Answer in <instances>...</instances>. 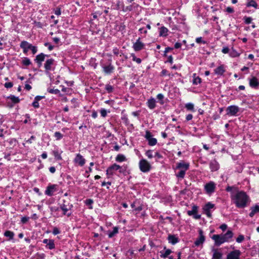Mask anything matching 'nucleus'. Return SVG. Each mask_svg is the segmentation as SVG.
Wrapping results in <instances>:
<instances>
[{
    "label": "nucleus",
    "instance_id": "nucleus-18",
    "mask_svg": "<svg viewBox=\"0 0 259 259\" xmlns=\"http://www.w3.org/2000/svg\"><path fill=\"white\" fill-rule=\"evenodd\" d=\"M249 86L253 89H257L259 87V80L255 76L248 78Z\"/></svg>",
    "mask_w": 259,
    "mask_h": 259
},
{
    "label": "nucleus",
    "instance_id": "nucleus-9",
    "mask_svg": "<svg viewBox=\"0 0 259 259\" xmlns=\"http://www.w3.org/2000/svg\"><path fill=\"white\" fill-rule=\"evenodd\" d=\"M239 111V107L236 105H231L226 109L227 115L229 116H236Z\"/></svg>",
    "mask_w": 259,
    "mask_h": 259
},
{
    "label": "nucleus",
    "instance_id": "nucleus-50",
    "mask_svg": "<svg viewBox=\"0 0 259 259\" xmlns=\"http://www.w3.org/2000/svg\"><path fill=\"white\" fill-rule=\"evenodd\" d=\"M61 91L65 93L66 94L69 95L71 93L72 90L70 88L63 87Z\"/></svg>",
    "mask_w": 259,
    "mask_h": 259
},
{
    "label": "nucleus",
    "instance_id": "nucleus-22",
    "mask_svg": "<svg viewBox=\"0 0 259 259\" xmlns=\"http://www.w3.org/2000/svg\"><path fill=\"white\" fill-rule=\"evenodd\" d=\"M209 167L211 171H215L219 169L220 165L215 160H212L209 163Z\"/></svg>",
    "mask_w": 259,
    "mask_h": 259
},
{
    "label": "nucleus",
    "instance_id": "nucleus-26",
    "mask_svg": "<svg viewBox=\"0 0 259 259\" xmlns=\"http://www.w3.org/2000/svg\"><path fill=\"white\" fill-rule=\"evenodd\" d=\"M168 29L164 27V26H161L159 28V35L160 36L162 37H166L168 35Z\"/></svg>",
    "mask_w": 259,
    "mask_h": 259
},
{
    "label": "nucleus",
    "instance_id": "nucleus-47",
    "mask_svg": "<svg viewBox=\"0 0 259 259\" xmlns=\"http://www.w3.org/2000/svg\"><path fill=\"white\" fill-rule=\"evenodd\" d=\"M54 137L56 138V140H60L63 138V136L60 132H56L54 133Z\"/></svg>",
    "mask_w": 259,
    "mask_h": 259
},
{
    "label": "nucleus",
    "instance_id": "nucleus-52",
    "mask_svg": "<svg viewBox=\"0 0 259 259\" xmlns=\"http://www.w3.org/2000/svg\"><path fill=\"white\" fill-rule=\"evenodd\" d=\"M145 154L149 159H151L153 157H154V155L153 154V151L151 150H149L147 151Z\"/></svg>",
    "mask_w": 259,
    "mask_h": 259
},
{
    "label": "nucleus",
    "instance_id": "nucleus-32",
    "mask_svg": "<svg viewBox=\"0 0 259 259\" xmlns=\"http://www.w3.org/2000/svg\"><path fill=\"white\" fill-rule=\"evenodd\" d=\"M53 155L54 156L55 158L57 160H61L62 157L61 156V154L62 153V151H59L58 149L55 150L53 151L52 152Z\"/></svg>",
    "mask_w": 259,
    "mask_h": 259
},
{
    "label": "nucleus",
    "instance_id": "nucleus-15",
    "mask_svg": "<svg viewBox=\"0 0 259 259\" xmlns=\"http://www.w3.org/2000/svg\"><path fill=\"white\" fill-rule=\"evenodd\" d=\"M31 47L32 45L25 40L22 41L20 45V47L23 50V53L26 55L28 51L30 50Z\"/></svg>",
    "mask_w": 259,
    "mask_h": 259
},
{
    "label": "nucleus",
    "instance_id": "nucleus-2",
    "mask_svg": "<svg viewBox=\"0 0 259 259\" xmlns=\"http://www.w3.org/2000/svg\"><path fill=\"white\" fill-rule=\"evenodd\" d=\"M72 207V204L69 203L65 204L64 202L61 204L59 207L52 208V210L53 211H58L59 209H61L62 211L63 215H67L68 217H69L72 214V212L70 211Z\"/></svg>",
    "mask_w": 259,
    "mask_h": 259
},
{
    "label": "nucleus",
    "instance_id": "nucleus-11",
    "mask_svg": "<svg viewBox=\"0 0 259 259\" xmlns=\"http://www.w3.org/2000/svg\"><path fill=\"white\" fill-rule=\"evenodd\" d=\"M214 207V204L210 202H207L203 207L204 213L206 215L208 218L211 217V209Z\"/></svg>",
    "mask_w": 259,
    "mask_h": 259
},
{
    "label": "nucleus",
    "instance_id": "nucleus-17",
    "mask_svg": "<svg viewBox=\"0 0 259 259\" xmlns=\"http://www.w3.org/2000/svg\"><path fill=\"white\" fill-rule=\"evenodd\" d=\"M145 44L140 40V38H139L134 43L133 48L136 52H138L144 49Z\"/></svg>",
    "mask_w": 259,
    "mask_h": 259
},
{
    "label": "nucleus",
    "instance_id": "nucleus-46",
    "mask_svg": "<svg viewBox=\"0 0 259 259\" xmlns=\"http://www.w3.org/2000/svg\"><path fill=\"white\" fill-rule=\"evenodd\" d=\"M48 92L50 93L54 94H58L59 96H62V94H60V91L58 89H49Z\"/></svg>",
    "mask_w": 259,
    "mask_h": 259
},
{
    "label": "nucleus",
    "instance_id": "nucleus-7",
    "mask_svg": "<svg viewBox=\"0 0 259 259\" xmlns=\"http://www.w3.org/2000/svg\"><path fill=\"white\" fill-rule=\"evenodd\" d=\"M111 62L112 60H109V63L107 65L103 64L102 62H101V66L103 68V72L106 74H110L112 73L114 70L115 68L114 66L112 64Z\"/></svg>",
    "mask_w": 259,
    "mask_h": 259
},
{
    "label": "nucleus",
    "instance_id": "nucleus-45",
    "mask_svg": "<svg viewBox=\"0 0 259 259\" xmlns=\"http://www.w3.org/2000/svg\"><path fill=\"white\" fill-rule=\"evenodd\" d=\"M113 89H114V88H113V86L109 84H107L105 85V90L107 91V92L108 93H112L113 91Z\"/></svg>",
    "mask_w": 259,
    "mask_h": 259
},
{
    "label": "nucleus",
    "instance_id": "nucleus-41",
    "mask_svg": "<svg viewBox=\"0 0 259 259\" xmlns=\"http://www.w3.org/2000/svg\"><path fill=\"white\" fill-rule=\"evenodd\" d=\"M22 63L23 65L28 66L31 64V62L28 58L24 57L22 61Z\"/></svg>",
    "mask_w": 259,
    "mask_h": 259
},
{
    "label": "nucleus",
    "instance_id": "nucleus-48",
    "mask_svg": "<svg viewBox=\"0 0 259 259\" xmlns=\"http://www.w3.org/2000/svg\"><path fill=\"white\" fill-rule=\"evenodd\" d=\"M77 100H78L76 98H73L71 100V103L72 104L73 108H76L78 106V103Z\"/></svg>",
    "mask_w": 259,
    "mask_h": 259
},
{
    "label": "nucleus",
    "instance_id": "nucleus-54",
    "mask_svg": "<svg viewBox=\"0 0 259 259\" xmlns=\"http://www.w3.org/2000/svg\"><path fill=\"white\" fill-rule=\"evenodd\" d=\"M154 157L156 158V161H158L159 159H160L162 158V156L158 152H156L154 154Z\"/></svg>",
    "mask_w": 259,
    "mask_h": 259
},
{
    "label": "nucleus",
    "instance_id": "nucleus-38",
    "mask_svg": "<svg viewBox=\"0 0 259 259\" xmlns=\"http://www.w3.org/2000/svg\"><path fill=\"white\" fill-rule=\"evenodd\" d=\"M46 247L49 249H54L55 248L54 240L53 239H50V241H48V243L46 245Z\"/></svg>",
    "mask_w": 259,
    "mask_h": 259
},
{
    "label": "nucleus",
    "instance_id": "nucleus-6",
    "mask_svg": "<svg viewBox=\"0 0 259 259\" xmlns=\"http://www.w3.org/2000/svg\"><path fill=\"white\" fill-rule=\"evenodd\" d=\"M139 168L141 171L147 172L150 171L151 166L147 160L142 159L139 162Z\"/></svg>",
    "mask_w": 259,
    "mask_h": 259
},
{
    "label": "nucleus",
    "instance_id": "nucleus-31",
    "mask_svg": "<svg viewBox=\"0 0 259 259\" xmlns=\"http://www.w3.org/2000/svg\"><path fill=\"white\" fill-rule=\"evenodd\" d=\"M240 54L236 51L233 48H232L229 52V56L232 58L238 57L240 56Z\"/></svg>",
    "mask_w": 259,
    "mask_h": 259
},
{
    "label": "nucleus",
    "instance_id": "nucleus-37",
    "mask_svg": "<svg viewBox=\"0 0 259 259\" xmlns=\"http://www.w3.org/2000/svg\"><path fill=\"white\" fill-rule=\"evenodd\" d=\"M115 160L117 162H121L126 160V157L123 154H118Z\"/></svg>",
    "mask_w": 259,
    "mask_h": 259
},
{
    "label": "nucleus",
    "instance_id": "nucleus-43",
    "mask_svg": "<svg viewBox=\"0 0 259 259\" xmlns=\"http://www.w3.org/2000/svg\"><path fill=\"white\" fill-rule=\"evenodd\" d=\"M123 6H124V4H123V2L118 1L116 5L115 6V7L114 8V9L115 10H118L119 9L122 10Z\"/></svg>",
    "mask_w": 259,
    "mask_h": 259
},
{
    "label": "nucleus",
    "instance_id": "nucleus-64",
    "mask_svg": "<svg viewBox=\"0 0 259 259\" xmlns=\"http://www.w3.org/2000/svg\"><path fill=\"white\" fill-rule=\"evenodd\" d=\"M13 85V83L12 82H6L4 84V86L6 88L9 89L11 88Z\"/></svg>",
    "mask_w": 259,
    "mask_h": 259
},
{
    "label": "nucleus",
    "instance_id": "nucleus-29",
    "mask_svg": "<svg viewBox=\"0 0 259 259\" xmlns=\"http://www.w3.org/2000/svg\"><path fill=\"white\" fill-rule=\"evenodd\" d=\"M247 7H253L255 9H257L258 5L256 2L254 0H248L247 3L246 4Z\"/></svg>",
    "mask_w": 259,
    "mask_h": 259
},
{
    "label": "nucleus",
    "instance_id": "nucleus-10",
    "mask_svg": "<svg viewBox=\"0 0 259 259\" xmlns=\"http://www.w3.org/2000/svg\"><path fill=\"white\" fill-rule=\"evenodd\" d=\"M58 185L56 184H50L47 187L45 192L46 195L52 196L53 195L54 193L58 190Z\"/></svg>",
    "mask_w": 259,
    "mask_h": 259
},
{
    "label": "nucleus",
    "instance_id": "nucleus-39",
    "mask_svg": "<svg viewBox=\"0 0 259 259\" xmlns=\"http://www.w3.org/2000/svg\"><path fill=\"white\" fill-rule=\"evenodd\" d=\"M186 171H184V170H180L176 174V176L178 178V179H183L184 177H185V176L186 175Z\"/></svg>",
    "mask_w": 259,
    "mask_h": 259
},
{
    "label": "nucleus",
    "instance_id": "nucleus-25",
    "mask_svg": "<svg viewBox=\"0 0 259 259\" xmlns=\"http://www.w3.org/2000/svg\"><path fill=\"white\" fill-rule=\"evenodd\" d=\"M164 250L160 251V256L161 258H165L172 252V251L170 249H166V247H164Z\"/></svg>",
    "mask_w": 259,
    "mask_h": 259
},
{
    "label": "nucleus",
    "instance_id": "nucleus-34",
    "mask_svg": "<svg viewBox=\"0 0 259 259\" xmlns=\"http://www.w3.org/2000/svg\"><path fill=\"white\" fill-rule=\"evenodd\" d=\"M4 236L9 238V240H12L14 238L15 234L11 231H6L4 233Z\"/></svg>",
    "mask_w": 259,
    "mask_h": 259
},
{
    "label": "nucleus",
    "instance_id": "nucleus-51",
    "mask_svg": "<svg viewBox=\"0 0 259 259\" xmlns=\"http://www.w3.org/2000/svg\"><path fill=\"white\" fill-rule=\"evenodd\" d=\"M163 98H164V96L162 94H158L157 95V99L160 101V104L161 105H163L164 104V102L163 100Z\"/></svg>",
    "mask_w": 259,
    "mask_h": 259
},
{
    "label": "nucleus",
    "instance_id": "nucleus-16",
    "mask_svg": "<svg viewBox=\"0 0 259 259\" xmlns=\"http://www.w3.org/2000/svg\"><path fill=\"white\" fill-rule=\"evenodd\" d=\"M241 252L239 250H234L229 253L226 259H240Z\"/></svg>",
    "mask_w": 259,
    "mask_h": 259
},
{
    "label": "nucleus",
    "instance_id": "nucleus-28",
    "mask_svg": "<svg viewBox=\"0 0 259 259\" xmlns=\"http://www.w3.org/2000/svg\"><path fill=\"white\" fill-rule=\"evenodd\" d=\"M251 212L249 213V216L253 217L256 213L259 212V206L255 205L250 208Z\"/></svg>",
    "mask_w": 259,
    "mask_h": 259
},
{
    "label": "nucleus",
    "instance_id": "nucleus-62",
    "mask_svg": "<svg viewBox=\"0 0 259 259\" xmlns=\"http://www.w3.org/2000/svg\"><path fill=\"white\" fill-rule=\"evenodd\" d=\"M230 51V50L228 47H224L223 48L222 50V52L224 54H229V52Z\"/></svg>",
    "mask_w": 259,
    "mask_h": 259
},
{
    "label": "nucleus",
    "instance_id": "nucleus-55",
    "mask_svg": "<svg viewBox=\"0 0 259 259\" xmlns=\"http://www.w3.org/2000/svg\"><path fill=\"white\" fill-rule=\"evenodd\" d=\"M132 10H133V6L132 5H130V6H127L125 7L124 6H123L122 11L124 12H126L127 11H131Z\"/></svg>",
    "mask_w": 259,
    "mask_h": 259
},
{
    "label": "nucleus",
    "instance_id": "nucleus-20",
    "mask_svg": "<svg viewBox=\"0 0 259 259\" xmlns=\"http://www.w3.org/2000/svg\"><path fill=\"white\" fill-rule=\"evenodd\" d=\"M46 56H47L44 53H40L36 56L34 61L38 64L39 67L41 65L42 62L45 60Z\"/></svg>",
    "mask_w": 259,
    "mask_h": 259
},
{
    "label": "nucleus",
    "instance_id": "nucleus-24",
    "mask_svg": "<svg viewBox=\"0 0 259 259\" xmlns=\"http://www.w3.org/2000/svg\"><path fill=\"white\" fill-rule=\"evenodd\" d=\"M147 105L150 109H154L156 105L155 99L152 97L148 99L147 102Z\"/></svg>",
    "mask_w": 259,
    "mask_h": 259
},
{
    "label": "nucleus",
    "instance_id": "nucleus-4",
    "mask_svg": "<svg viewBox=\"0 0 259 259\" xmlns=\"http://www.w3.org/2000/svg\"><path fill=\"white\" fill-rule=\"evenodd\" d=\"M56 63L54 59L52 58L47 59L44 64L46 74L51 76V71H54Z\"/></svg>",
    "mask_w": 259,
    "mask_h": 259
},
{
    "label": "nucleus",
    "instance_id": "nucleus-27",
    "mask_svg": "<svg viewBox=\"0 0 259 259\" xmlns=\"http://www.w3.org/2000/svg\"><path fill=\"white\" fill-rule=\"evenodd\" d=\"M44 96H37L34 98V100L32 102V106L35 108H38L39 107V101L44 98Z\"/></svg>",
    "mask_w": 259,
    "mask_h": 259
},
{
    "label": "nucleus",
    "instance_id": "nucleus-53",
    "mask_svg": "<svg viewBox=\"0 0 259 259\" xmlns=\"http://www.w3.org/2000/svg\"><path fill=\"white\" fill-rule=\"evenodd\" d=\"M243 20L245 24H249L251 23L252 19L250 17L245 16L243 17Z\"/></svg>",
    "mask_w": 259,
    "mask_h": 259
},
{
    "label": "nucleus",
    "instance_id": "nucleus-61",
    "mask_svg": "<svg viewBox=\"0 0 259 259\" xmlns=\"http://www.w3.org/2000/svg\"><path fill=\"white\" fill-rule=\"evenodd\" d=\"M145 138L147 140H148L149 139L151 138V133L149 131H147L145 133Z\"/></svg>",
    "mask_w": 259,
    "mask_h": 259
},
{
    "label": "nucleus",
    "instance_id": "nucleus-21",
    "mask_svg": "<svg viewBox=\"0 0 259 259\" xmlns=\"http://www.w3.org/2000/svg\"><path fill=\"white\" fill-rule=\"evenodd\" d=\"M226 71V67L224 65H221L214 70V72L218 75L222 76Z\"/></svg>",
    "mask_w": 259,
    "mask_h": 259
},
{
    "label": "nucleus",
    "instance_id": "nucleus-35",
    "mask_svg": "<svg viewBox=\"0 0 259 259\" xmlns=\"http://www.w3.org/2000/svg\"><path fill=\"white\" fill-rule=\"evenodd\" d=\"M198 211V207L196 205H194L192 207V209L191 210H188L187 211V214L190 215H193L194 214H196V213Z\"/></svg>",
    "mask_w": 259,
    "mask_h": 259
},
{
    "label": "nucleus",
    "instance_id": "nucleus-1",
    "mask_svg": "<svg viewBox=\"0 0 259 259\" xmlns=\"http://www.w3.org/2000/svg\"><path fill=\"white\" fill-rule=\"evenodd\" d=\"M230 197L232 202L239 208L246 207L250 201L249 196L246 192L237 189L232 192Z\"/></svg>",
    "mask_w": 259,
    "mask_h": 259
},
{
    "label": "nucleus",
    "instance_id": "nucleus-56",
    "mask_svg": "<svg viewBox=\"0 0 259 259\" xmlns=\"http://www.w3.org/2000/svg\"><path fill=\"white\" fill-rule=\"evenodd\" d=\"M101 116L103 117H105L107 115V111L104 108H102L100 110Z\"/></svg>",
    "mask_w": 259,
    "mask_h": 259
},
{
    "label": "nucleus",
    "instance_id": "nucleus-33",
    "mask_svg": "<svg viewBox=\"0 0 259 259\" xmlns=\"http://www.w3.org/2000/svg\"><path fill=\"white\" fill-rule=\"evenodd\" d=\"M193 84L197 85L201 82V79L199 76H196L195 73L193 74Z\"/></svg>",
    "mask_w": 259,
    "mask_h": 259
},
{
    "label": "nucleus",
    "instance_id": "nucleus-44",
    "mask_svg": "<svg viewBox=\"0 0 259 259\" xmlns=\"http://www.w3.org/2000/svg\"><path fill=\"white\" fill-rule=\"evenodd\" d=\"M148 142V144L150 146H153L157 144V140L156 138L152 137L151 138L149 139L148 140H147Z\"/></svg>",
    "mask_w": 259,
    "mask_h": 259
},
{
    "label": "nucleus",
    "instance_id": "nucleus-49",
    "mask_svg": "<svg viewBox=\"0 0 259 259\" xmlns=\"http://www.w3.org/2000/svg\"><path fill=\"white\" fill-rule=\"evenodd\" d=\"M131 56L132 57V60L133 61H135L138 64H140L141 63V59L140 58H137L134 54H132Z\"/></svg>",
    "mask_w": 259,
    "mask_h": 259
},
{
    "label": "nucleus",
    "instance_id": "nucleus-36",
    "mask_svg": "<svg viewBox=\"0 0 259 259\" xmlns=\"http://www.w3.org/2000/svg\"><path fill=\"white\" fill-rule=\"evenodd\" d=\"M8 99H9L13 103L16 104L19 102L20 100L18 97H15L13 95H11L7 97Z\"/></svg>",
    "mask_w": 259,
    "mask_h": 259
},
{
    "label": "nucleus",
    "instance_id": "nucleus-12",
    "mask_svg": "<svg viewBox=\"0 0 259 259\" xmlns=\"http://www.w3.org/2000/svg\"><path fill=\"white\" fill-rule=\"evenodd\" d=\"M198 233L199 236L194 242V244L196 246H199L200 245H202L205 240V237L203 234V231L201 229H199Z\"/></svg>",
    "mask_w": 259,
    "mask_h": 259
},
{
    "label": "nucleus",
    "instance_id": "nucleus-63",
    "mask_svg": "<svg viewBox=\"0 0 259 259\" xmlns=\"http://www.w3.org/2000/svg\"><path fill=\"white\" fill-rule=\"evenodd\" d=\"M29 220V217H24L21 218V222L23 224H26Z\"/></svg>",
    "mask_w": 259,
    "mask_h": 259
},
{
    "label": "nucleus",
    "instance_id": "nucleus-23",
    "mask_svg": "<svg viewBox=\"0 0 259 259\" xmlns=\"http://www.w3.org/2000/svg\"><path fill=\"white\" fill-rule=\"evenodd\" d=\"M168 243L175 245L179 241V238L175 235L169 234L167 237Z\"/></svg>",
    "mask_w": 259,
    "mask_h": 259
},
{
    "label": "nucleus",
    "instance_id": "nucleus-60",
    "mask_svg": "<svg viewBox=\"0 0 259 259\" xmlns=\"http://www.w3.org/2000/svg\"><path fill=\"white\" fill-rule=\"evenodd\" d=\"M225 11L227 12L228 13H233L234 12V10L233 8L231 7H228L226 8Z\"/></svg>",
    "mask_w": 259,
    "mask_h": 259
},
{
    "label": "nucleus",
    "instance_id": "nucleus-30",
    "mask_svg": "<svg viewBox=\"0 0 259 259\" xmlns=\"http://www.w3.org/2000/svg\"><path fill=\"white\" fill-rule=\"evenodd\" d=\"M222 256L221 252L218 251L217 249L213 250L212 259H220Z\"/></svg>",
    "mask_w": 259,
    "mask_h": 259
},
{
    "label": "nucleus",
    "instance_id": "nucleus-3",
    "mask_svg": "<svg viewBox=\"0 0 259 259\" xmlns=\"http://www.w3.org/2000/svg\"><path fill=\"white\" fill-rule=\"evenodd\" d=\"M118 171L120 173H123L125 170L124 166H120V165L114 163L111 166H109L106 170V175L108 177L112 176L114 172Z\"/></svg>",
    "mask_w": 259,
    "mask_h": 259
},
{
    "label": "nucleus",
    "instance_id": "nucleus-59",
    "mask_svg": "<svg viewBox=\"0 0 259 259\" xmlns=\"http://www.w3.org/2000/svg\"><path fill=\"white\" fill-rule=\"evenodd\" d=\"M121 119L123 121V122H124V123H125L126 125L128 124V123H129V120H128V118H127V115H123V116L121 117Z\"/></svg>",
    "mask_w": 259,
    "mask_h": 259
},
{
    "label": "nucleus",
    "instance_id": "nucleus-40",
    "mask_svg": "<svg viewBox=\"0 0 259 259\" xmlns=\"http://www.w3.org/2000/svg\"><path fill=\"white\" fill-rule=\"evenodd\" d=\"M118 232V228L117 227H114L113 230L109 232L108 233V237L109 238H112L113 237L115 234H116Z\"/></svg>",
    "mask_w": 259,
    "mask_h": 259
},
{
    "label": "nucleus",
    "instance_id": "nucleus-57",
    "mask_svg": "<svg viewBox=\"0 0 259 259\" xmlns=\"http://www.w3.org/2000/svg\"><path fill=\"white\" fill-rule=\"evenodd\" d=\"M196 42L197 43V44H206V41H205V40H203L202 39V38L201 37H197L196 38Z\"/></svg>",
    "mask_w": 259,
    "mask_h": 259
},
{
    "label": "nucleus",
    "instance_id": "nucleus-58",
    "mask_svg": "<svg viewBox=\"0 0 259 259\" xmlns=\"http://www.w3.org/2000/svg\"><path fill=\"white\" fill-rule=\"evenodd\" d=\"M244 240V236L243 235H239L236 238V242L241 243Z\"/></svg>",
    "mask_w": 259,
    "mask_h": 259
},
{
    "label": "nucleus",
    "instance_id": "nucleus-42",
    "mask_svg": "<svg viewBox=\"0 0 259 259\" xmlns=\"http://www.w3.org/2000/svg\"><path fill=\"white\" fill-rule=\"evenodd\" d=\"M186 108L189 111H195L194 104L191 103H188L185 105Z\"/></svg>",
    "mask_w": 259,
    "mask_h": 259
},
{
    "label": "nucleus",
    "instance_id": "nucleus-19",
    "mask_svg": "<svg viewBox=\"0 0 259 259\" xmlns=\"http://www.w3.org/2000/svg\"><path fill=\"white\" fill-rule=\"evenodd\" d=\"M225 242H229L233 236V233L231 230H228L225 234H221Z\"/></svg>",
    "mask_w": 259,
    "mask_h": 259
},
{
    "label": "nucleus",
    "instance_id": "nucleus-13",
    "mask_svg": "<svg viewBox=\"0 0 259 259\" xmlns=\"http://www.w3.org/2000/svg\"><path fill=\"white\" fill-rule=\"evenodd\" d=\"M189 167L190 164L189 162L181 161L177 163L176 169L182 170L186 171L189 168Z\"/></svg>",
    "mask_w": 259,
    "mask_h": 259
},
{
    "label": "nucleus",
    "instance_id": "nucleus-14",
    "mask_svg": "<svg viewBox=\"0 0 259 259\" xmlns=\"http://www.w3.org/2000/svg\"><path fill=\"white\" fill-rule=\"evenodd\" d=\"M211 238L214 241L215 245L217 246L225 242L221 234L213 235Z\"/></svg>",
    "mask_w": 259,
    "mask_h": 259
},
{
    "label": "nucleus",
    "instance_id": "nucleus-8",
    "mask_svg": "<svg viewBox=\"0 0 259 259\" xmlns=\"http://www.w3.org/2000/svg\"><path fill=\"white\" fill-rule=\"evenodd\" d=\"M73 162L75 165L82 167L85 164L86 160L80 153H77L73 159Z\"/></svg>",
    "mask_w": 259,
    "mask_h": 259
},
{
    "label": "nucleus",
    "instance_id": "nucleus-5",
    "mask_svg": "<svg viewBox=\"0 0 259 259\" xmlns=\"http://www.w3.org/2000/svg\"><path fill=\"white\" fill-rule=\"evenodd\" d=\"M217 184L213 181H209L204 186V190L206 194L210 196L215 191Z\"/></svg>",
    "mask_w": 259,
    "mask_h": 259
}]
</instances>
